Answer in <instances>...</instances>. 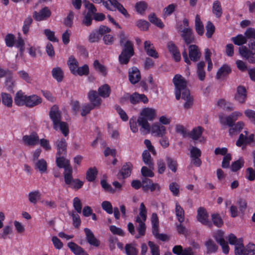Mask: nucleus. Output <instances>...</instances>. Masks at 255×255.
<instances>
[{"mask_svg": "<svg viewBox=\"0 0 255 255\" xmlns=\"http://www.w3.org/2000/svg\"><path fill=\"white\" fill-rule=\"evenodd\" d=\"M172 81L175 86L176 99L179 100L181 98L184 100L186 102L184 104V108L186 109L190 108L193 105V99L187 87L186 81L179 74L175 75Z\"/></svg>", "mask_w": 255, "mask_h": 255, "instance_id": "1", "label": "nucleus"}, {"mask_svg": "<svg viewBox=\"0 0 255 255\" xmlns=\"http://www.w3.org/2000/svg\"><path fill=\"white\" fill-rule=\"evenodd\" d=\"M120 46L122 47V50L119 56V62L121 65H127L134 54L133 43L130 40H127Z\"/></svg>", "mask_w": 255, "mask_h": 255, "instance_id": "2", "label": "nucleus"}, {"mask_svg": "<svg viewBox=\"0 0 255 255\" xmlns=\"http://www.w3.org/2000/svg\"><path fill=\"white\" fill-rule=\"evenodd\" d=\"M189 56L186 49L182 52V56L184 62L188 65L191 64V61L196 62L199 61L201 56V52L196 45H190L188 47Z\"/></svg>", "mask_w": 255, "mask_h": 255, "instance_id": "3", "label": "nucleus"}, {"mask_svg": "<svg viewBox=\"0 0 255 255\" xmlns=\"http://www.w3.org/2000/svg\"><path fill=\"white\" fill-rule=\"evenodd\" d=\"M196 219L198 222L204 226L210 228L212 227V223L209 219V214L205 208L200 207L197 209Z\"/></svg>", "mask_w": 255, "mask_h": 255, "instance_id": "4", "label": "nucleus"}, {"mask_svg": "<svg viewBox=\"0 0 255 255\" xmlns=\"http://www.w3.org/2000/svg\"><path fill=\"white\" fill-rule=\"evenodd\" d=\"M72 173L73 170L69 171V173L64 175V182L66 185L77 190L82 188L84 183L79 179H74Z\"/></svg>", "mask_w": 255, "mask_h": 255, "instance_id": "5", "label": "nucleus"}, {"mask_svg": "<svg viewBox=\"0 0 255 255\" xmlns=\"http://www.w3.org/2000/svg\"><path fill=\"white\" fill-rule=\"evenodd\" d=\"M51 15V11L47 6H44L38 11L33 12V17L36 21H42L47 20Z\"/></svg>", "mask_w": 255, "mask_h": 255, "instance_id": "6", "label": "nucleus"}, {"mask_svg": "<svg viewBox=\"0 0 255 255\" xmlns=\"http://www.w3.org/2000/svg\"><path fill=\"white\" fill-rule=\"evenodd\" d=\"M160 186L158 183H153L151 179L144 178L142 180V189L143 192H147L149 190L153 192L157 190L160 191Z\"/></svg>", "mask_w": 255, "mask_h": 255, "instance_id": "7", "label": "nucleus"}, {"mask_svg": "<svg viewBox=\"0 0 255 255\" xmlns=\"http://www.w3.org/2000/svg\"><path fill=\"white\" fill-rule=\"evenodd\" d=\"M65 155H56V163L59 168H64V175L72 171V167L70 165V161L64 157Z\"/></svg>", "mask_w": 255, "mask_h": 255, "instance_id": "8", "label": "nucleus"}, {"mask_svg": "<svg viewBox=\"0 0 255 255\" xmlns=\"http://www.w3.org/2000/svg\"><path fill=\"white\" fill-rule=\"evenodd\" d=\"M49 117L53 124V128L57 130V125L61 122V116L58 108L53 106L49 112Z\"/></svg>", "mask_w": 255, "mask_h": 255, "instance_id": "9", "label": "nucleus"}, {"mask_svg": "<svg viewBox=\"0 0 255 255\" xmlns=\"http://www.w3.org/2000/svg\"><path fill=\"white\" fill-rule=\"evenodd\" d=\"M239 51L241 56L248 60L250 63H255V56L254 53H253L251 49H249L245 46H242L239 47Z\"/></svg>", "mask_w": 255, "mask_h": 255, "instance_id": "10", "label": "nucleus"}, {"mask_svg": "<svg viewBox=\"0 0 255 255\" xmlns=\"http://www.w3.org/2000/svg\"><path fill=\"white\" fill-rule=\"evenodd\" d=\"M235 100L240 104H244L247 99V91L245 87L240 85L237 88Z\"/></svg>", "mask_w": 255, "mask_h": 255, "instance_id": "11", "label": "nucleus"}, {"mask_svg": "<svg viewBox=\"0 0 255 255\" xmlns=\"http://www.w3.org/2000/svg\"><path fill=\"white\" fill-rule=\"evenodd\" d=\"M128 74V80L133 85L137 83L141 79L140 71L136 67L133 66L129 68Z\"/></svg>", "mask_w": 255, "mask_h": 255, "instance_id": "12", "label": "nucleus"}, {"mask_svg": "<svg viewBox=\"0 0 255 255\" xmlns=\"http://www.w3.org/2000/svg\"><path fill=\"white\" fill-rule=\"evenodd\" d=\"M244 132L246 133V135H244L243 133H241L238 139L236 141V145L238 147L249 144L254 141V134H251L249 136H247L248 132L247 131H245Z\"/></svg>", "mask_w": 255, "mask_h": 255, "instance_id": "13", "label": "nucleus"}, {"mask_svg": "<svg viewBox=\"0 0 255 255\" xmlns=\"http://www.w3.org/2000/svg\"><path fill=\"white\" fill-rule=\"evenodd\" d=\"M167 48L175 62H179L181 60V54L179 50L175 44L170 41L167 44Z\"/></svg>", "mask_w": 255, "mask_h": 255, "instance_id": "14", "label": "nucleus"}, {"mask_svg": "<svg viewBox=\"0 0 255 255\" xmlns=\"http://www.w3.org/2000/svg\"><path fill=\"white\" fill-rule=\"evenodd\" d=\"M22 141L27 146H34L38 143L39 136L36 132H33L30 135H23Z\"/></svg>", "mask_w": 255, "mask_h": 255, "instance_id": "15", "label": "nucleus"}, {"mask_svg": "<svg viewBox=\"0 0 255 255\" xmlns=\"http://www.w3.org/2000/svg\"><path fill=\"white\" fill-rule=\"evenodd\" d=\"M181 36L187 45L193 42L195 40L193 30L189 27L184 28L182 31Z\"/></svg>", "mask_w": 255, "mask_h": 255, "instance_id": "16", "label": "nucleus"}, {"mask_svg": "<svg viewBox=\"0 0 255 255\" xmlns=\"http://www.w3.org/2000/svg\"><path fill=\"white\" fill-rule=\"evenodd\" d=\"M84 231L85 233L87 242L91 246L98 247L100 245V242L95 237L92 231L88 228H85Z\"/></svg>", "mask_w": 255, "mask_h": 255, "instance_id": "17", "label": "nucleus"}, {"mask_svg": "<svg viewBox=\"0 0 255 255\" xmlns=\"http://www.w3.org/2000/svg\"><path fill=\"white\" fill-rule=\"evenodd\" d=\"M56 155H66L67 143L64 138H61L56 141Z\"/></svg>", "mask_w": 255, "mask_h": 255, "instance_id": "18", "label": "nucleus"}, {"mask_svg": "<svg viewBox=\"0 0 255 255\" xmlns=\"http://www.w3.org/2000/svg\"><path fill=\"white\" fill-rule=\"evenodd\" d=\"M42 99L36 95L27 96L25 106L28 108H32L42 103Z\"/></svg>", "mask_w": 255, "mask_h": 255, "instance_id": "19", "label": "nucleus"}, {"mask_svg": "<svg viewBox=\"0 0 255 255\" xmlns=\"http://www.w3.org/2000/svg\"><path fill=\"white\" fill-rule=\"evenodd\" d=\"M150 131L155 135L158 137H162L166 133V128L164 126L156 123L152 125Z\"/></svg>", "mask_w": 255, "mask_h": 255, "instance_id": "20", "label": "nucleus"}, {"mask_svg": "<svg viewBox=\"0 0 255 255\" xmlns=\"http://www.w3.org/2000/svg\"><path fill=\"white\" fill-rule=\"evenodd\" d=\"M144 49L148 56L154 58H157L159 57L158 52L150 41H145L144 42Z\"/></svg>", "mask_w": 255, "mask_h": 255, "instance_id": "21", "label": "nucleus"}, {"mask_svg": "<svg viewBox=\"0 0 255 255\" xmlns=\"http://www.w3.org/2000/svg\"><path fill=\"white\" fill-rule=\"evenodd\" d=\"M68 247L75 255H89V254L80 246L73 242L68 243Z\"/></svg>", "mask_w": 255, "mask_h": 255, "instance_id": "22", "label": "nucleus"}, {"mask_svg": "<svg viewBox=\"0 0 255 255\" xmlns=\"http://www.w3.org/2000/svg\"><path fill=\"white\" fill-rule=\"evenodd\" d=\"M27 96L21 91H17L14 98L15 104L18 106H25Z\"/></svg>", "mask_w": 255, "mask_h": 255, "instance_id": "23", "label": "nucleus"}, {"mask_svg": "<svg viewBox=\"0 0 255 255\" xmlns=\"http://www.w3.org/2000/svg\"><path fill=\"white\" fill-rule=\"evenodd\" d=\"M133 166L131 162H126L122 167L119 174L125 179L130 176Z\"/></svg>", "mask_w": 255, "mask_h": 255, "instance_id": "24", "label": "nucleus"}, {"mask_svg": "<svg viewBox=\"0 0 255 255\" xmlns=\"http://www.w3.org/2000/svg\"><path fill=\"white\" fill-rule=\"evenodd\" d=\"M98 95L97 92L94 90L90 91L88 94V98L91 102L90 104L96 107H100L101 104L102 100Z\"/></svg>", "mask_w": 255, "mask_h": 255, "instance_id": "25", "label": "nucleus"}, {"mask_svg": "<svg viewBox=\"0 0 255 255\" xmlns=\"http://www.w3.org/2000/svg\"><path fill=\"white\" fill-rule=\"evenodd\" d=\"M232 72V69L228 64H224L218 70L216 78L217 79H220L222 77L228 76Z\"/></svg>", "mask_w": 255, "mask_h": 255, "instance_id": "26", "label": "nucleus"}, {"mask_svg": "<svg viewBox=\"0 0 255 255\" xmlns=\"http://www.w3.org/2000/svg\"><path fill=\"white\" fill-rule=\"evenodd\" d=\"M140 115L147 118L148 121H152L155 117L156 111L153 109L145 108L142 110L140 112Z\"/></svg>", "mask_w": 255, "mask_h": 255, "instance_id": "27", "label": "nucleus"}, {"mask_svg": "<svg viewBox=\"0 0 255 255\" xmlns=\"http://www.w3.org/2000/svg\"><path fill=\"white\" fill-rule=\"evenodd\" d=\"M242 114L240 112L235 111L233 112L227 116L226 126H228L231 128L234 126L235 122L238 120V118L242 116Z\"/></svg>", "mask_w": 255, "mask_h": 255, "instance_id": "28", "label": "nucleus"}, {"mask_svg": "<svg viewBox=\"0 0 255 255\" xmlns=\"http://www.w3.org/2000/svg\"><path fill=\"white\" fill-rule=\"evenodd\" d=\"M136 222L138 223V226L137 227V230L138 233V235L135 236L136 239H138L140 236L145 235L146 231V226L144 221L140 219L138 216L136 218Z\"/></svg>", "mask_w": 255, "mask_h": 255, "instance_id": "29", "label": "nucleus"}, {"mask_svg": "<svg viewBox=\"0 0 255 255\" xmlns=\"http://www.w3.org/2000/svg\"><path fill=\"white\" fill-rule=\"evenodd\" d=\"M175 212L178 221L179 223H183L185 220V212L178 202L175 203Z\"/></svg>", "mask_w": 255, "mask_h": 255, "instance_id": "30", "label": "nucleus"}, {"mask_svg": "<svg viewBox=\"0 0 255 255\" xmlns=\"http://www.w3.org/2000/svg\"><path fill=\"white\" fill-rule=\"evenodd\" d=\"M98 91L100 96L104 98H107L110 96L111 89L108 84H105L99 87Z\"/></svg>", "mask_w": 255, "mask_h": 255, "instance_id": "31", "label": "nucleus"}, {"mask_svg": "<svg viewBox=\"0 0 255 255\" xmlns=\"http://www.w3.org/2000/svg\"><path fill=\"white\" fill-rule=\"evenodd\" d=\"M67 65L71 73L74 75H75L76 70H77V68H78L79 63L73 56H71L69 58L67 61Z\"/></svg>", "mask_w": 255, "mask_h": 255, "instance_id": "32", "label": "nucleus"}, {"mask_svg": "<svg viewBox=\"0 0 255 255\" xmlns=\"http://www.w3.org/2000/svg\"><path fill=\"white\" fill-rule=\"evenodd\" d=\"M205 63L204 61H200L197 64V75L200 81H204L206 76L204 70Z\"/></svg>", "mask_w": 255, "mask_h": 255, "instance_id": "33", "label": "nucleus"}, {"mask_svg": "<svg viewBox=\"0 0 255 255\" xmlns=\"http://www.w3.org/2000/svg\"><path fill=\"white\" fill-rule=\"evenodd\" d=\"M52 77L58 82H61L64 78V72L62 69L59 67H57L52 69L51 71Z\"/></svg>", "mask_w": 255, "mask_h": 255, "instance_id": "34", "label": "nucleus"}, {"mask_svg": "<svg viewBox=\"0 0 255 255\" xmlns=\"http://www.w3.org/2000/svg\"><path fill=\"white\" fill-rule=\"evenodd\" d=\"M195 28L197 33L202 36L204 34V25L201 20L199 15L197 14L195 17Z\"/></svg>", "mask_w": 255, "mask_h": 255, "instance_id": "35", "label": "nucleus"}, {"mask_svg": "<svg viewBox=\"0 0 255 255\" xmlns=\"http://www.w3.org/2000/svg\"><path fill=\"white\" fill-rule=\"evenodd\" d=\"M206 247L207 254H211L215 253L218 250V246L212 239H209L205 243Z\"/></svg>", "mask_w": 255, "mask_h": 255, "instance_id": "36", "label": "nucleus"}, {"mask_svg": "<svg viewBox=\"0 0 255 255\" xmlns=\"http://www.w3.org/2000/svg\"><path fill=\"white\" fill-rule=\"evenodd\" d=\"M148 19L151 23L161 29L164 27V24L162 20L158 18L154 13L150 14L148 16Z\"/></svg>", "mask_w": 255, "mask_h": 255, "instance_id": "37", "label": "nucleus"}, {"mask_svg": "<svg viewBox=\"0 0 255 255\" xmlns=\"http://www.w3.org/2000/svg\"><path fill=\"white\" fill-rule=\"evenodd\" d=\"M204 128L200 126L194 128L190 132L189 136L194 140H198L202 135Z\"/></svg>", "mask_w": 255, "mask_h": 255, "instance_id": "38", "label": "nucleus"}, {"mask_svg": "<svg viewBox=\"0 0 255 255\" xmlns=\"http://www.w3.org/2000/svg\"><path fill=\"white\" fill-rule=\"evenodd\" d=\"M98 173V171L96 167L89 168L86 172V179L89 182H94Z\"/></svg>", "mask_w": 255, "mask_h": 255, "instance_id": "39", "label": "nucleus"}, {"mask_svg": "<svg viewBox=\"0 0 255 255\" xmlns=\"http://www.w3.org/2000/svg\"><path fill=\"white\" fill-rule=\"evenodd\" d=\"M142 157L144 163L146 165H148L149 168H153L154 164L150 154L148 150H145L143 151L142 154Z\"/></svg>", "mask_w": 255, "mask_h": 255, "instance_id": "40", "label": "nucleus"}, {"mask_svg": "<svg viewBox=\"0 0 255 255\" xmlns=\"http://www.w3.org/2000/svg\"><path fill=\"white\" fill-rule=\"evenodd\" d=\"M212 225L218 228H221L224 225V221L219 213H213L211 215Z\"/></svg>", "mask_w": 255, "mask_h": 255, "instance_id": "41", "label": "nucleus"}, {"mask_svg": "<svg viewBox=\"0 0 255 255\" xmlns=\"http://www.w3.org/2000/svg\"><path fill=\"white\" fill-rule=\"evenodd\" d=\"M148 120L145 118L143 116L139 117L137 119V123L139 126H140L141 128L146 130L147 132H149L150 131V128L149 124L148 123Z\"/></svg>", "mask_w": 255, "mask_h": 255, "instance_id": "42", "label": "nucleus"}, {"mask_svg": "<svg viewBox=\"0 0 255 255\" xmlns=\"http://www.w3.org/2000/svg\"><path fill=\"white\" fill-rule=\"evenodd\" d=\"M1 102L2 104L8 108H11L12 106V99L11 96L6 93H1Z\"/></svg>", "mask_w": 255, "mask_h": 255, "instance_id": "43", "label": "nucleus"}, {"mask_svg": "<svg viewBox=\"0 0 255 255\" xmlns=\"http://www.w3.org/2000/svg\"><path fill=\"white\" fill-rule=\"evenodd\" d=\"M165 160L168 168L173 172L175 173L177 170L178 163L176 160L173 159L169 156L165 157Z\"/></svg>", "mask_w": 255, "mask_h": 255, "instance_id": "44", "label": "nucleus"}, {"mask_svg": "<svg viewBox=\"0 0 255 255\" xmlns=\"http://www.w3.org/2000/svg\"><path fill=\"white\" fill-rule=\"evenodd\" d=\"M245 164V161L243 157H240L239 159L232 163L231 169L233 172H237L242 168Z\"/></svg>", "mask_w": 255, "mask_h": 255, "instance_id": "45", "label": "nucleus"}, {"mask_svg": "<svg viewBox=\"0 0 255 255\" xmlns=\"http://www.w3.org/2000/svg\"><path fill=\"white\" fill-rule=\"evenodd\" d=\"M231 41L235 45L241 46L247 43V39L245 35L244 36L242 34H240L237 35L236 36L232 37Z\"/></svg>", "mask_w": 255, "mask_h": 255, "instance_id": "46", "label": "nucleus"}, {"mask_svg": "<svg viewBox=\"0 0 255 255\" xmlns=\"http://www.w3.org/2000/svg\"><path fill=\"white\" fill-rule=\"evenodd\" d=\"M94 69L99 72L103 76L107 75V68L103 64H101L98 60H95L93 63Z\"/></svg>", "mask_w": 255, "mask_h": 255, "instance_id": "47", "label": "nucleus"}, {"mask_svg": "<svg viewBox=\"0 0 255 255\" xmlns=\"http://www.w3.org/2000/svg\"><path fill=\"white\" fill-rule=\"evenodd\" d=\"M213 12L217 18L221 16L223 11L221 3L219 0H215L213 4Z\"/></svg>", "mask_w": 255, "mask_h": 255, "instance_id": "48", "label": "nucleus"}, {"mask_svg": "<svg viewBox=\"0 0 255 255\" xmlns=\"http://www.w3.org/2000/svg\"><path fill=\"white\" fill-rule=\"evenodd\" d=\"M125 252L127 255H137L138 250L135 248L133 244H127L126 245Z\"/></svg>", "mask_w": 255, "mask_h": 255, "instance_id": "49", "label": "nucleus"}, {"mask_svg": "<svg viewBox=\"0 0 255 255\" xmlns=\"http://www.w3.org/2000/svg\"><path fill=\"white\" fill-rule=\"evenodd\" d=\"M147 8V4L144 1H138L135 5L136 11L140 14H143Z\"/></svg>", "mask_w": 255, "mask_h": 255, "instance_id": "50", "label": "nucleus"}, {"mask_svg": "<svg viewBox=\"0 0 255 255\" xmlns=\"http://www.w3.org/2000/svg\"><path fill=\"white\" fill-rule=\"evenodd\" d=\"M41 197V194L39 190H35L29 193L28 200L29 202L34 204L37 202V201Z\"/></svg>", "mask_w": 255, "mask_h": 255, "instance_id": "51", "label": "nucleus"}, {"mask_svg": "<svg viewBox=\"0 0 255 255\" xmlns=\"http://www.w3.org/2000/svg\"><path fill=\"white\" fill-rule=\"evenodd\" d=\"M33 20L30 16L26 18L23 22L22 30L24 35H27L29 32V27L32 23Z\"/></svg>", "mask_w": 255, "mask_h": 255, "instance_id": "52", "label": "nucleus"}, {"mask_svg": "<svg viewBox=\"0 0 255 255\" xmlns=\"http://www.w3.org/2000/svg\"><path fill=\"white\" fill-rule=\"evenodd\" d=\"M244 125V122L242 121L238 122L236 124H234V126L229 129L230 134L233 135L236 132L241 131Z\"/></svg>", "mask_w": 255, "mask_h": 255, "instance_id": "53", "label": "nucleus"}, {"mask_svg": "<svg viewBox=\"0 0 255 255\" xmlns=\"http://www.w3.org/2000/svg\"><path fill=\"white\" fill-rule=\"evenodd\" d=\"M89 74V68L87 64H84L81 67H78L75 76H87Z\"/></svg>", "mask_w": 255, "mask_h": 255, "instance_id": "54", "label": "nucleus"}, {"mask_svg": "<svg viewBox=\"0 0 255 255\" xmlns=\"http://www.w3.org/2000/svg\"><path fill=\"white\" fill-rule=\"evenodd\" d=\"M35 166L41 173L45 172L47 169V162L43 158L38 160L36 163Z\"/></svg>", "mask_w": 255, "mask_h": 255, "instance_id": "55", "label": "nucleus"}, {"mask_svg": "<svg viewBox=\"0 0 255 255\" xmlns=\"http://www.w3.org/2000/svg\"><path fill=\"white\" fill-rule=\"evenodd\" d=\"M206 35L208 38L212 37L213 34L215 32V27L213 23L210 21H208L206 25Z\"/></svg>", "mask_w": 255, "mask_h": 255, "instance_id": "56", "label": "nucleus"}, {"mask_svg": "<svg viewBox=\"0 0 255 255\" xmlns=\"http://www.w3.org/2000/svg\"><path fill=\"white\" fill-rule=\"evenodd\" d=\"M176 6L175 4L171 3L165 7L163 11V17L165 18L171 15V14L175 11Z\"/></svg>", "mask_w": 255, "mask_h": 255, "instance_id": "57", "label": "nucleus"}, {"mask_svg": "<svg viewBox=\"0 0 255 255\" xmlns=\"http://www.w3.org/2000/svg\"><path fill=\"white\" fill-rule=\"evenodd\" d=\"M245 178L250 181L255 180V169L248 167L246 169Z\"/></svg>", "mask_w": 255, "mask_h": 255, "instance_id": "58", "label": "nucleus"}, {"mask_svg": "<svg viewBox=\"0 0 255 255\" xmlns=\"http://www.w3.org/2000/svg\"><path fill=\"white\" fill-rule=\"evenodd\" d=\"M246 248H245L243 243L241 241L237 246L235 247V255H245Z\"/></svg>", "mask_w": 255, "mask_h": 255, "instance_id": "59", "label": "nucleus"}, {"mask_svg": "<svg viewBox=\"0 0 255 255\" xmlns=\"http://www.w3.org/2000/svg\"><path fill=\"white\" fill-rule=\"evenodd\" d=\"M5 45L8 47H12L14 44L15 37L13 34L8 33L4 38Z\"/></svg>", "mask_w": 255, "mask_h": 255, "instance_id": "60", "label": "nucleus"}, {"mask_svg": "<svg viewBox=\"0 0 255 255\" xmlns=\"http://www.w3.org/2000/svg\"><path fill=\"white\" fill-rule=\"evenodd\" d=\"M136 25L140 30L146 31L149 28V23L146 20L139 19L136 21Z\"/></svg>", "mask_w": 255, "mask_h": 255, "instance_id": "61", "label": "nucleus"}, {"mask_svg": "<svg viewBox=\"0 0 255 255\" xmlns=\"http://www.w3.org/2000/svg\"><path fill=\"white\" fill-rule=\"evenodd\" d=\"M169 189L172 192V194L174 196H179V186L176 182H172L169 184Z\"/></svg>", "mask_w": 255, "mask_h": 255, "instance_id": "62", "label": "nucleus"}, {"mask_svg": "<svg viewBox=\"0 0 255 255\" xmlns=\"http://www.w3.org/2000/svg\"><path fill=\"white\" fill-rule=\"evenodd\" d=\"M217 242L222 247L223 252L225 254L227 255L229 253L230 250L228 243L225 241L224 238L217 239Z\"/></svg>", "mask_w": 255, "mask_h": 255, "instance_id": "63", "label": "nucleus"}, {"mask_svg": "<svg viewBox=\"0 0 255 255\" xmlns=\"http://www.w3.org/2000/svg\"><path fill=\"white\" fill-rule=\"evenodd\" d=\"M148 245L150 249L151 255H160L159 247L158 245L150 241L148 242Z\"/></svg>", "mask_w": 255, "mask_h": 255, "instance_id": "64", "label": "nucleus"}]
</instances>
